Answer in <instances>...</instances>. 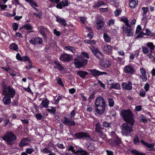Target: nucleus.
I'll return each mask as SVG.
<instances>
[{"mask_svg": "<svg viewBox=\"0 0 155 155\" xmlns=\"http://www.w3.org/2000/svg\"><path fill=\"white\" fill-rule=\"evenodd\" d=\"M110 81L112 82L110 84V85H111L110 88H114L115 89H118L120 87V85L119 84L116 83H114V81L113 80H110Z\"/></svg>", "mask_w": 155, "mask_h": 155, "instance_id": "obj_20", "label": "nucleus"}, {"mask_svg": "<svg viewBox=\"0 0 155 155\" xmlns=\"http://www.w3.org/2000/svg\"><path fill=\"white\" fill-rule=\"evenodd\" d=\"M33 14L36 16L38 17L39 18H41L42 15V12L40 11L39 13H33Z\"/></svg>", "mask_w": 155, "mask_h": 155, "instance_id": "obj_46", "label": "nucleus"}, {"mask_svg": "<svg viewBox=\"0 0 155 155\" xmlns=\"http://www.w3.org/2000/svg\"><path fill=\"white\" fill-rule=\"evenodd\" d=\"M104 2L101 0L98 1L97 2H95L93 7L94 8H97L99 7L105 5Z\"/></svg>", "mask_w": 155, "mask_h": 155, "instance_id": "obj_19", "label": "nucleus"}, {"mask_svg": "<svg viewBox=\"0 0 155 155\" xmlns=\"http://www.w3.org/2000/svg\"><path fill=\"white\" fill-rule=\"evenodd\" d=\"M29 58L27 56H24L22 57L21 61H28L29 59Z\"/></svg>", "mask_w": 155, "mask_h": 155, "instance_id": "obj_57", "label": "nucleus"}, {"mask_svg": "<svg viewBox=\"0 0 155 155\" xmlns=\"http://www.w3.org/2000/svg\"><path fill=\"white\" fill-rule=\"evenodd\" d=\"M25 1L28 3L29 5L32 7L34 9L37 11H39L38 9L35 8V7H38V5L36 2H35L33 0H25Z\"/></svg>", "mask_w": 155, "mask_h": 155, "instance_id": "obj_15", "label": "nucleus"}, {"mask_svg": "<svg viewBox=\"0 0 155 155\" xmlns=\"http://www.w3.org/2000/svg\"><path fill=\"white\" fill-rule=\"evenodd\" d=\"M134 27H132L129 24L128 20L125 23V25H123L122 29H132Z\"/></svg>", "mask_w": 155, "mask_h": 155, "instance_id": "obj_29", "label": "nucleus"}, {"mask_svg": "<svg viewBox=\"0 0 155 155\" xmlns=\"http://www.w3.org/2000/svg\"><path fill=\"white\" fill-rule=\"evenodd\" d=\"M66 48L67 50H70L73 53H74L75 51V50L74 49V48L72 47L68 46Z\"/></svg>", "mask_w": 155, "mask_h": 155, "instance_id": "obj_58", "label": "nucleus"}, {"mask_svg": "<svg viewBox=\"0 0 155 155\" xmlns=\"http://www.w3.org/2000/svg\"><path fill=\"white\" fill-rule=\"evenodd\" d=\"M97 29H101L104 26L105 20L103 17L101 16L98 17L96 20Z\"/></svg>", "mask_w": 155, "mask_h": 155, "instance_id": "obj_8", "label": "nucleus"}, {"mask_svg": "<svg viewBox=\"0 0 155 155\" xmlns=\"http://www.w3.org/2000/svg\"><path fill=\"white\" fill-rule=\"evenodd\" d=\"M95 104L97 112L100 114H102L105 110V103L104 98L100 96L98 97Z\"/></svg>", "mask_w": 155, "mask_h": 155, "instance_id": "obj_1", "label": "nucleus"}, {"mask_svg": "<svg viewBox=\"0 0 155 155\" xmlns=\"http://www.w3.org/2000/svg\"><path fill=\"white\" fill-rule=\"evenodd\" d=\"M0 7L1 8V10L2 11H5V9L6 8L7 6L5 5H0Z\"/></svg>", "mask_w": 155, "mask_h": 155, "instance_id": "obj_62", "label": "nucleus"}, {"mask_svg": "<svg viewBox=\"0 0 155 155\" xmlns=\"http://www.w3.org/2000/svg\"><path fill=\"white\" fill-rule=\"evenodd\" d=\"M140 70L141 73L142 75L146 74V71L143 68H140Z\"/></svg>", "mask_w": 155, "mask_h": 155, "instance_id": "obj_64", "label": "nucleus"}, {"mask_svg": "<svg viewBox=\"0 0 155 155\" xmlns=\"http://www.w3.org/2000/svg\"><path fill=\"white\" fill-rule=\"evenodd\" d=\"M108 101L109 103V105L110 107H112L114 106V102L112 99L111 98H108Z\"/></svg>", "mask_w": 155, "mask_h": 155, "instance_id": "obj_40", "label": "nucleus"}, {"mask_svg": "<svg viewBox=\"0 0 155 155\" xmlns=\"http://www.w3.org/2000/svg\"><path fill=\"white\" fill-rule=\"evenodd\" d=\"M28 140V138H25L22 140L20 143L19 146L20 147H22L23 146H25L28 144L27 141Z\"/></svg>", "mask_w": 155, "mask_h": 155, "instance_id": "obj_22", "label": "nucleus"}, {"mask_svg": "<svg viewBox=\"0 0 155 155\" xmlns=\"http://www.w3.org/2000/svg\"><path fill=\"white\" fill-rule=\"evenodd\" d=\"M104 38L105 41L106 42H109L110 41V38L106 33H104Z\"/></svg>", "mask_w": 155, "mask_h": 155, "instance_id": "obj_36", "label": "nucleus"}, {"mask_svg": "<svg viewBox=\"0 0 155 155\" xmlns=\"http://www.w3.org/2000/svg\"><path fill=\"white\" fill-rule=\"evenodd\" d=\"M121 142L120 139L117 136H116L113 142L114 145H118L120 144L121 143Z\"/></svg>", "mask_w": 155, "mask_h": 155, "instance_id": "obj_31", "label": "nucleus"}, {"mask_svg": "<svg viewBox=\"0 0 155 155\" xmlns=\"http://www.w3.org/2000/svg\"><path fill=\"white\" fill-rule=\"evenodd\" d=\"M88 70L94 77H96L102 74H107V73L106 72H101L96 69H89Z\"/></svg>", "mask_w": 155, "mask_h": 155, "instance_id": "obj_14", "label": "nucleus"}, {"mask_svg": "<svg viewBox=\"0 0 155 155\" xmlns=\"http://www.w3.org/2000/svg\"><path fill=\"white\" fill-rule=\"evenodd\" d=\"M77 72V74L82 78H84L86 75L88 74V72L84 71H78Z\"/></svg>", "mask_w": 155, "mask_h": 155, "instance_id": "obj_23", "label": "nucleus"}, {"mask_svg": "<svg viewBox=\"0 0 155 155\" xmlns=\"http://www.w3.org/2000/svg\"><path fill=\"white\" fill-rule=\"evenodd\" d=\"M104 128L102 127L99 123L95 125V132L98 133V135L101 138L103 137L104 135Z\"/></svg>", "mask_w": 155, "mask_h": 155, "instance_id": "obj_10", "label": "nucleus"}, {"mask_svg": "<svg viewBox=\"0 0 155 155\" xmlns=\"http://www.w3.org/2000/svg\"><path fill=\"white\" fill-rule=\"evenodd\" d=\"M102 125L104 127H111L110 123L105 121L103 123Z\"/></svg>", "mask_w": 155, "mask_h": 155, "instance_id": "obj_43", "label": "nucleus"}, {"mask_svg": "<svg viewBox=\"0 0 155 155\" xmlns=\"http://www.w3.org/2000/svg\"><path fill=\"white\" fill-rule=\"evenodd\" d=\"M76 153L77 155H89L88 153L83 150H78Z\"/></svg>", "mask_w": 155, "mask_h": 155, "instance_id": "obj_30", "label": "nucleus"}, {"mask_svg": "<svg viewBox=\"0 0 155 155\" xmlns=\"http://www.w3.org/2000/svg\"><path fill=\"white\" fill-rule=\"evenodd\" d=\"M140 77L143 81H145L147 79L146 74L141 75Z\"/></svg>", "mask_w": 155, "mask_h": 155, "instance_id": "obj_50", "label": "nucleus"}, {"mask_svg": "<svg viewBox=\"0 0 155 155\" xmlns=\"http://www.w3.org/2000/svg\"><path fill=\"white\" fill-rule=\"evenodd\" d=\"M104 51L106 53H110L111 52L112 50L110 45H105L104 48Z\"/></svg>", "mask_w": 155, "mask_h": 155, "instance_id": "obj_24", "label": "nucleus"}, {"mask_svg": "<svg viewBox=\"0 0 155 155\" xmlns=\"http://www.w3.org/2000/svg\"><path fill=\"white\" fill-rule=\"evenodd\" d=\"M35 117L38 120H40L43 117V115L41 114H37L35 115Z\"/></svg>", "mask_w": 155, "mask_h": 155, "instance_id": "obj_48", "label": "nucleus"}, {"mask_svg": "<svg viewBox=\"0 0 155 155\" xmlns=\"http://www.w3.org/2000/svg\"><path fill=\"white\" fill-rule=\"evenodd\" d=\"M23 28H24V29H32V27L31 24L29 23L24 25L22 27H20L19 29H23Z\"/></svg>", "mask_w": 155, "mask_h": 155, "instance_id": "obj_34", "label": "nucleus"}, {"mask_svg": "<svg viewBox=\"0 0 155 155\" xmlns=\"http://www.w3.org/2000/svg\"><path fill=\"white\" fill-rule=\"evenodd\" d=\"M58 83L61 86H64V85L62 83V79L61 78H58L57 79Z\"/></svg>", "mask_w": 155, "mask_h": 155, "instance_id": "obj_51", "label": "nucleus"}, {"mask_svg": "<svg viewBox=\"0 0 155 155\" xmlns=\"http://www.w3.org/2000/svg\"><path fill=\"white\" fill-rule=\"evenodd\" d=\"M142 97H144L145 95V92L143 89H141L139 94Z\"/></svg>", "mask_w": 155, "mask_h": 155, "instance_id": "obj_56", "label": "nucleus"}, {"mask_svg": "<svg viewBox=\"0 0 155 155\" xmlns=\"http://www.w3.org/2000/svg\"><path fill=\"white\" fill-rule=\"evenodd\" d=\"M68 0H64L62 1L61 3L62 5V7H65L67 6L68 5Z\"/></svg>", "mask_w": 155, "mask_h": 155, "instance_id": "obj_41", "label": "nucleus"}, {"mask_svg": "<svg viewBox=\"0 0 155 155\" xmlns=\"http://www.w3.org/2000/svg\"><path fill=\"white\" fill-rule=\"evenodd\" d=\"M122 86L123 88L126 90H130L132 89V84L129 81L127 83H123Z\"/></svg>", "mask_w": 155, "mask_h": 155, "instance_id": "obj_18", "label": "nucleus"}, {"mask_svg": "<svg viewBox=\"0 0 155 155\" xmlns=\"http://www.w3.org/2000/svg\"><path fill=\"white\" fill-rule=\"evenodd\" d=\"M147 46L150 48L151 50H153L154 48V46L152 43H148Z\"/></svg>", "mask_w": 155, "mask_h": 155, "instance_id": "obj_54", "label": "nucleus"}, {"mask_svg": "<svg viewBox=\"0 0 155 155\" xmlns=\"http://www.w3.org/2000/svg\"><path fill=\"white\" fill-rule=\"evenodd\" d=\"M131 152L135 155H146L145 154L139 153L138 151L135 150H132Z\"/></svg>", "mask_w": 155, "mask_h": 155, "instance_id": "obj_44", "label": "nucleus"}, {"mask_svg": "<svg viewBox=\"0 0 155 155\" xmlns=\"http://www.w3.org/2000/svg\"><path fill=\"white\" fill-rule=\"evenodd\" d=\"M143 51L145 54L148 53L149 52L148 49L147 48L143 47H142Z\"/></svg>", "mask_w": 155, "mask_h": 155, "instance_id": "obj_52", "label": "nucleus"}, {"mask_svg": "<svg viewBox=\"0 0 155 155\" xmlns=\"http://www.w3.org/2000/svg\"><path fill=\"white\" fill-rule=\"evenodd\" d=\"M41 104L44 107H47L48 106L49 102L47 101V99H44L42 101Z\"/></svg>", "mask_w": 155, "mask_h": 155, "instance_id": "obj_39", "label": "nucleus"}, {"mask_svg": "<svg viewBox=\"0 0 155 155\" xmlns=\"http://www.w3.org/2000/svg\"><path fill=\"white\" fill-rule=\"evenodd\" d=\"M72 58L73 57L71 55L67 54L61 55L60 57V60L64 62H69Z\"/></svg>", "mask_w": 155, "mask_h": 155, "instance_id": "obj_11", "label": "nucleus"}, {"mask_svg": "<svg viewBox=\"0 0 155 155\" xmlns=\"http://www.w3.org/2000/svg\"><path fill=\"white\" fill-rule=\"evenodd\" d=\"M2 138L6 141L8 145H11L15 143V141L16 140L17 137L12 132L7 131L2 137Z\"/></svg>", "mask_w": 155, "mask_h": 155, "instance_id": "obj_3", "label": "nucleus"}, {"mask_svg": "<svg viewBox=\"0 0 155 155\" xmlns=\"http://www.w3.org/2000/svg\"><path fill=\"white\" fill-rule=\"evenodd\" d=\"M61 121L64 124L69 126H73L75 125V122L74 120L66 117H64V119L62 120Z\"/></svg>", "mask_w": 155, "mask_h": 155, "instance_id": "obj_9", "label": "nucleus"}, {"mask_svg": "<svg viewBox=\"0 0 155 155\" xmlns=\"http://www.w3.org/2000/svg\"><path fill=\"white\" fill-rule=\"evenodd\" d=\"M134 143L135 144H137L139 143V140L138 137L136 136L134 139Z\"/></svg>", "mask_w": 155, "mask_h": 155, "instance_id": "obj_49", "label": "nucleus"}, {"mask_svg": "<svg viewBox=\"0 0 155 155\" xmlns=\"http://www.w3.org/2000/svg\"><path fill=\"white\" fill-rule=\"evenodd\" d=\"M121 114L124 120L128 123H132L134 124L135 120L134 119V115L130 110H122Z\"/></svg>", "mask_w": 155, "mask_h": 155, "instance_id": "obj_2", "label": "nucleus"}, {"mask_svg": "<svg viewBox=\"0 0 155 155\" xmlns=\"http://www.w3.org/2000/svg\"><path fill=\"white\" fill-rule=\"evenodd\" d=\"M124 123L120 126V128L122 130L121 133L123 135L127 136L132 131H133L132 123Z\"/></svg>", "mask_w": 155, "mask_h": 155, "instance_id": "obj_4", "label": "nucleus"}, {"mask_svg": "<svg viewBox=\"0 0 155 155\" xmlns=\"http://www.w3.org/2000/svg\"><path fill=\"white\" fill-rule=\"evenodd\" d=\"M111 64V63L110 61L108 60H105L103 62H102L101 65L105 68H107L109 67Z\"/></svg>", "mask_w": 155, "mask_h": 155, "instance_id": "obj_27", "label": "nucleus"}, {"mask_svg": "<svg viewBox=\"0 0 155 155\" xmlns=\"http://www.w3.org/2000/svg\"><path fill=\"white\" fill-rule=\"evenodd\" d=\"M142 10L143 11V13L145 15V18H146L147 15L146 14L148 12V8L147 7H142Z\"/></svg>", "mask_w": 155, "mask_h": 155, "instance_id": "obj_42", "label": "nucleus"}, {"mask_svg": "<svg viewBox=\"0 0 155 155\" xmlns=\"http://www.w3.org/2000/svg\"><path fill=\"white\" fill-rule=\"evenodd\" d=\"M124 71L125 73L133 74L134 73V68L131 65H128L126 66L124 69Z\"/></svg>", "mask_w": 155, "mask_h": 155, "instance_id": "obj_12", "label": "nucleus"}, {"mask_svg": "<svg viewBox=\"0 0 155 155\" xmlns=\"http://www.w3.org/2000/svg\"><path fill=\"white\" fill-rule=\"evenodd\" d=\"M87 148L90 151H94L95 150V147H94V144L92 143H91L88 146Z\"/></svg>", "mask_w": 155, "mask_h": 155, "instance_id": "obj_37", "label": "nucleus"}, {"mask_svg": "<svg viewBox=\"0 0 155 155\" xmlns=\"http://www.w3.org/2000/svg\"><path fill=\"white\" fill-rule=\"evenodd\" d=\"M74 64L75 67L79 68L84 67L87 62V60L84 59L82 56L78 59H74Z\"/></svg>", "mask_w": 155, "mask_h": 155, "instance_id": "obj_6", "label": "nucleus"}, {"mask_svg": "<svg viewBox=\"0 0 155 155\" xmlns=\"http://www.w3.org/2000/svg\"><path fill=\"white\" fill-rule=\"evenodd\" d=\"M146 32L141 31L137 36L136 38H141L143 35H150L154 36L155 35L154 33H152L149 30H145Z\"/></svg>", "mask_w": 155, "mask_h": 155, "instance_id": "obj_13", "label": "nucleus"}, {"mask_svg": "<svg viewBox=\"0 0 155 155\" xmlns=\"http://www.w3.org/2000/svg\"><path fill=\"white\" fill-rule=\"evenodd\" d=\"M121 13L120 10L117 9L114 11V15L116 17L118 16Z\"/></svg>", "mask_w": 155, "mask_h": 155, "instance_id": "obj_45", "label": "nucleus"}, {"mask_svg": "<svg viewBox=\"0 0 155 155\" xmlns=\"http://www.w3.org/2000/svg\"><path fill=\"white\" fill-rule=\"evenodd\" d=\"M56 146L59 148L63 149L64 148V146L63 144L57 143L56 144Z\"/></svg>", "mask_w": 155, "mask_h": 155, "instance_id": "obj_60", "label": "nucleus"}, {"mask_svg": "<svg viewBox=\"0 0 155 155\" xmlns=\"http://www.w3.org/2000/svg\"><path fill=\"white\" fill-rule=\"evenodd\" d=\"M129 1L130 2L129 5L131 8H134L137 6V3L136 2L135 0H131Z\"/></svg>", "mask_w": 155, "mask_h": 155, "instance_id": "obj_25", "label": "nucleus"}, {"mask_svg": "<svg viewBox=\"0 0 155 155\" xmlns=\"http://www.w3.org/2000/svg\"><path fill=\"white\" fill-rule=\"evenodd\" d=\"M9 49L11 50L18 51V45L15 43H13L10 45Z\"/></svg>", "mask_w": 155, "mask_h": 155, "instance_id": "obj_26", "label": "nucleus"}, {"mask_svg": "<svg viewBox=\"0 0 155 155\" xmlns=\"http://www.w3.org/2000/svg\"><path fill=\"white\" fill-rule=\"evenodd\" d=\"M56 21L60 24L64 26H66L67 24L65 19L58 16L56 17Z\"/></svg>", "mask_w": 155, "mask_h": 155, "instance_id": "obj_16", "label": "nucleus"}, {"mask_svg": "<svg viewBox=\"0 0 155 155\" xmlns=\"http://www.w3.org/2000/svg\"><path fill=\"white\" fill-rule=\"evenodd\" d=\"M149 87L150 85L148 84L147 83L145 84L144 87V88L146 91H148Z\"/></svg>", "mask_w": 155, "mask_h": 155, "instance_id": "obj_63", "label": "nucleus"}, {"mask_svg": "<svg viewBox=\"0 0 155 155\" xmlns=\"http://www.w3.org/2000/svg\"><path fill=\"white\" fill-rule=\"evenodd\" d=\"M90 48L93 53L99 60H102L103 58V56L99 51L98 49L94 46H91Z\"/></svg>", "mask_w": 155, "mask_h": 155, "instance_id": "obj_7", "label": "nucleus"}, {"mask_svg": "<svg viewBox=\"0 0 155 155\" xmlns=\"http://www.w3.org/2000/svg\"><path fill=\"white\" fill-rule=\"evenodd\" d=\"M26 152L27 153L31 154L33 152V150L32 148L27 149Z\"/></svg>", "mask_w": 155, "mask_h": 155, "instance_id": "obj_61", "label": "nucleus"}, {"mask_svg": "<svg viewBox=\"0 0 155 155\" xmlns=\"http://www.w3.org/2000/svg\"><path fill=\"white\" fill-rule=\"evenodd\" d=\"M35 42L36 43V44H42V39L38 37L35 38Z\"/></svg>", "mask_w": 155, "mask_h": 155, "instance_id": "obj_38", "label": "nucleus"}, {"mask_svg": "<svg viewBox=\"0 0 155 155\" xmlns=\"http://www.w3.org/2000/svg\"><path fill=\"white\" fill-rule=\"evenodd\" d=\"M15 91L13 89L6 85L3 86L2 93L4 95H10L11 97H13L15 95Z\"/></svg>", "mask_w": 155, "mask_h": 155, "instance_id": "obj_5", "label": "nucleus"}, {"mask_svg": "<svg viewBox=\"0 0 155 155\" xmlns=\"http://www.w3.org/2000/svg\"><path fill=\"white\" fill-rule=\"evenodd\" d=\"M54 63L56 65H57V69L60 71H63L64 70V67L58 62L55 61Z\"/></svg>", "mask_w": 155, "mask_h": 155, "instance_id": "obj_33", "label": "nucleus"}, {"mask_svg": "<svg viewBox=\"0 0 155 155\" xmlns=\"http://www.w3.org/2000/svg\"><path fill=\"white\" fill-rule=\"evenodd\" d=\"M126 33L127 36H131L132 35L133 32V30H123Z\"/></svg>", "mask_w": 155, "mask_h": 155, "instance_id": "obj_35", "label": "nucleus"}, {"mask_svg": "<svg viewBox=\"0 0 155 155\" xmlns=\"http://www.w3.org/2000/svg\"><path fill=\"white\" fill-rule=\"evenodd\" d=\"M142 145H144L148 148H152L154 147V145L153 144H149L147 142L143 141V140L140 141Z\"/></svg>", "mask_w": 155, "mask_h": 155, "instance_id": "obj_32", "label": "nucleus"}, {"mask_svg": "<svg viewBox=\"0 0 155 155\" xmlns=\"http://www.w3.org/2000/svg\"><path fill=\"white\" fill-rule=\"evenodd\" d=\"M75 136L76 137L79 139L86 137H90V136L87 133L82 132L76 133L75 134Z\"/></svg>", "mask_w": 155, "mask_h": 155, "instance_id": "obj_17", "label": "nucleus"}, {"mask_svg": "<svg viewBox=\"0 0 155 155\" xmlns=\"http://www.w3.org/2000/svg\"><path fill=\"white\" fill-rule=\"evenodd\" d=\"M54 33L56 35L58 36H59L61 34V32L58 31H57V30H54Z\"/></svg>", "mask_w": 155, "mask_h": 155, "instance_id": "obj_59", "label": "nucleus"}, {"mask_svg": "<svg viewBox=\"0 0 155 155\" xmlns=\"http://www.w3.org/2000/svg\"><path fill=\"white\" fill-rule=\"evenodd\" d=\"M41 151L43 153H51V150L48 147H46L45 148L41 149Z\"/></svg>", "mask_w": 155, "mask_h": 155, "instance_id": "obj_28", "label": "nucleus"}, {"mask_svg": "<svg viewBox=\"0 0 155 155\" xmlns=\"http://www.w3.org/2000/svg\"><path fill=\"white\" fill-rule=\"evenodd\" d=\"M114 20L111 19L109 20L107 23V25L108 26H110V25L112 24H114Z\"/></svg>", "mask_w": 155, "mask_h": 155, "instance_id": "obj_53", "label": "nucleus"}, {"mask_svg": "<svg viewBox=\"0 0 155 155\" xmlns=\"http://www.w3.org/2000/svg\"><path fill=\"white\" fill-rule=\"evenodd\" d=\"M11 97L9 96H5L3 98V101L4 104L5 105L9 104L11 103Z\"/></svg>", "mask_w": 155, "mask_h": 155, "instance_id": "obj_21", "label": "nucleus"}, {"mask_svg": "<svg viewBox=\"0 0 155 155\" xmlns=\"http://www.w3.org/2000/svg\"><path fill=\"white\" fill-rule=\"evenodd\" d=\"M13 29H18V24L17 23H14L12 24Z\"/></svg>", "mask_w": 155, "mask_h": 155, "instance_id": "obj_55", "label": "nucleus"}, {"mask_svg": "<svg viewBox=\"0 0 155 155\" xmlns=\"http://www.w3.org/2000/svg\"><path fill=\"white\" fill-rule=\"evenodd\" d=\"M79 18L82 23L84 24H85V21L86 20V17H80Z\"/></svg>", "mask_w": 155, "mask_h": 155, "instance_id": "obj_47", "label": "nucleus"}]
</instances>
